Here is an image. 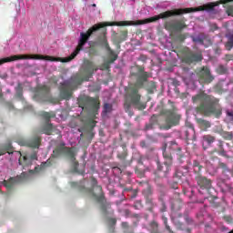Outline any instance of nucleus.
<instances>
[{"label": "nucleus", "instance_id": "1", "mask_svg": "<svg viewBox=\"0 0 233 233\" xmlns=\"http://www.w3.org/2000/svg\"><path fill=\"white\" fill-rule=\"evenodd\" d=\"M94 70H96V66H94V63L86 60L85 62V76L77 75L73 76L70 80L64 82L60 91L61 97L63 99H70L72 90H74V88H77L78 85L83 83V81H88V79H90V76H92L94 73Z\"/></svg>", "mask_w": 233, "mask_h": 233}, {"label": "nucleus", "instance_id": "2", "mask_svg": "<svg viewBox=\"0 0 233 233\" xmlns=\"http://www.w3.org/2000/svg\"><path fill=\"white\" fill-rule=\"evenodd\" d=\"M194 103H201L200 110L204 112L206 116L208 114H216L218 112V100L212 96H207L205 93H200L193 97Z\"/></svg>", "mask_w": 233, "mask_h": 233}, {"label": "nucleus", "instance_id": "3", "mask_svg": "<svg viewBox=\"0 0 233 233\" xmlns=\"http://www.w3.org/2000/svg\"><path fill=\"white\" fill-rule=\"evenodd\" d=\"M147 81V75H142L137 81L136 85H131L127 90V102L137 106V108H143V106L139 103V94H137L138 88L143 86V83Z\"/></svg>", "mask_w": 233, "mask_h": 233}, {"label": "nucleus", "instance_id": "4", "mask_svg": "<svg viewBox=\"0 0 233 233\" xmlns=\"http://www.w3.org/2000/svg\"><path fill=\"white\" fill-rule=\"evenodd\" d=\"M76 148H68L66 147H60L55 151H53V156L57 157L60 154H65L69 157L71 162L73 163L74 172H77L78 174H83V171L77 170V162L76 161Z\"/></svg>", "mask_w": 233, "mask_h": 233}, {"label": "nucleus", "instance_id": "5", "mask_svg": "<svg viewBox=\"0 0 233 233\" xmlns=\"http://www.w3.org/2000/svg\"><path fill=\"white\" fill-rule=\"evenodd\" d=\"M86 192L92 198H95L97 201H103V190L101 186H97V181H96V179L93 180V188H86Z\"/></svg>", "mask_w": 233, "mask_h": 233}, {"label": "nucleus", "instance_id": "6", "mask_svg": "<svg viewBox=\"0 0 233 233\" xmlns=\"http://www.w3.org/2000/svg\"><path fill=\"white\" fill-rule=\"evenodd\" d=\"M35 161H37V155L34 153L30 157L26 156L20 157L19 165H22L23 167H30V165H34Z\"/></svg>", "mask_w": 233, "mask_h": 233}, {"label": "nucleus", "instance_id": "7", "mask_svg": "<svg viewBox=\"0 0 233 233\" xmlns=\"http://www.w3.org/2000/svg\"><path fill=\"white\" fill-rule=\"evenodd\" d=\"M201 59H203V56H201V54L189 53L185 56L184 61L185 63L190 64V63H196L198 61H201Z\"/></svg>", "mask_w": 233, "mask_h": 233}, {"label": "nucleus", "instance_id": "8", "mask_svg": "<svg viewBox=\"0 0 233 233\" xmlns=\"http://www.w3.org/2000/svg\"><path fill=\"white\" fill-rule=\"evenodd\" d=\"M200 76L202 77V79L206 82V83H210L212 81V79H214L212 77V76H210V70H208V68L204 67L201 72H200Z\"/></svg>", "mask_w": 233, "mask_h": 233}, {"label": "nucleus", "instance_id": "9", "mask_svg": "<svg viewBox=\"0 0 233 233\" xmlns=\"http://www.w3.org/2000/svg\"><path fill=\"white\" fill-rule=\"evenodd\" d=\"M117 59V55L112 53L111 54V59L109 61L105 62L101 67L100 70H108L110 68V64L114 63Z\"/></svg>", "mask_w": 233, "mask_h": 233}, {"label": "nucleus", "instance_id": "10", "mask_svg": "<svg viewBox=\"0 0 233 233\" xmlns=\"http://www.w3.org/2000/svg\"><path fill=\"white\" fill-rule=\"evenodd\" d=\"M199 186L204 187L205 188H210L212 182L204 177H199L198 179Z\"/></svg>", "mask_w": 233, "mask_h": 233}, {"label": "nucleus", "instance_id": "11", "mask_svg": "<svg viewBox=\"0 0 233 233\" xmlns=\"http://www.w3.org/2000/svg\"><path fill=\"white\" fill-rule=\"evenodd\" d=\"M233 0H220L219 2L217 3H210L205 5V10H214L215 6H218V5H225V3H230Z\"/></svg>", "mask_w": 233, "mask_h": 233}, {"label": "nucleus", "instance_id": "12", "mask_svg": "<svg viewBox=\"0 0 233 233\" xmlns=\"http://www.w3.org/2000/svg\"><path fill=\"white\" fill-rule=\"evenodd\" d=\"M179 121V116L175 115V114H171L170 116L167 118V128H170V127H172V125H177Z\"/></svg>", "mask_w": 233, "mask_h": 233}, {"label": "nucleus", "instance_id": "13", "mask_svg": "<svg viewBox=\"0 0 233 233\" xmlns=\"http://www.w3.org/2000/svg\"><path fill=\"white\" fill-rule=\"evenodd\" d=\"M39 137H35L32 140L26 142L25 145H27L28 147H32L33 148H39Z\"/></svg>", "mask_w": 233, "mask_h": 233}, {"label": "nucleus", "instance_id": "14", "mask_svg": "<svg viewBox=\"0 0 233 233\" xmlns=\"http://www.w3.org/2000/svg\"><path fill=\"white\" fill-rule=\"evenodd\" d=\"M44 132H45V134L50 135V134H52V132H56V129L54 128L52 124H50L49 122H46L45 128H44Z\"/></svg>", "mask_w": 233, "mask_h": 233}, {"label": "nucleus", "instance_id": "15", "mask_svg": "<svg viewBox=\"0 0 233 233\" xmlns=\"http://www.w3.org/2000/svg\"><path fill=\"white\" fill-rule=\"evenodd\" d=\"M228 42L227 43L226 46L228 50H230L233 46V31L228 34Z\"/></svg>", "mask_w": 233, "mask_h": 233}, {"label": "nucleus", "instance_id": "16", "mask_svg": "<svg viewBox=\"0 0 233 233\" xmlns=\"http://www.w3.org/2000/svg\"><path fill=\"white\" fill-rule=\"evenodd\" d=\"M91 105L93 106V112L96 113L97 110H99V102H97V99L92 98Z\"/></svg>", "mask_w": 233, "mask_h": 233}, {"label": "nucleus", "instance_id": "17", "mask_svg": "<svg viewBox=\"0 0 233 233\" xmlns=\"http://www.w3.org/2000/svg\"><path fill=\"white\" fill-rule=\"evenodd\" d=\"M14 178H11L10 180L6 181H3L2 185H4V187H5V188H12V185H14Z\"/></svg>", "mask_w": 233, "mask_h": 233}, {"label": "nucleus", "instance_id": "18", "mask_svg": "<svg viewBox=\"0 0 233 233\" xmlns=\"http://www.w3.org/2000/svg\"><path fill=\"white\" fill-rule=\"evenodd\" d=\"M16 96L17 97H19L21 99V97H23V86L21 85H19L16 87Z\"/></svg>", "mask_w": 233, "mask_h": 233}, {"label": "nucleus", "instance_id": "19", "mask_svg": "<svg viewBox=\"0 0 233 233\" xmlns=\"http://www.w3.org/2000/svg\"><path fill=\"white\" fill-rule=\"evenodd\" d=\"M110 110H112V105L110 104H105L104 105V114H107V112H110Z\"/></svg>", "mask_w": 233, "mask_h": 233}, {"label": "nucleus", "instance_id": "20", "mask_svg": "<svg viewBox=\"0 0 233 233\" xmlns=\"http://www.w3.org/2000/svg\"><path fill=\"white\" fill-rule=\"evenodd\" d=\"M50 89L48 88V86H44L41 89H40V92H41V95L42 96H46V94H48V91Z\"/></svg>", "mask_w": 233, "mask_h": 233}, {"label": "nucleus", "instance_id": "21", "mask_svg": "<svg viewBox=\"0 0 233 233\" xmlns=\"http://www.w3.org/2000/svg\"><path fill=\"white\" fill-rule=\"evenodd\" d=\"M204 141H207L208 143H214V137L210 136H205Z\"/></svg>", "mask_w": 233, "mask_h": 233}, {"label": "nucleus", "instance_id": "22", "mask_svg": "<svg viewBox=\"0 0 233 233\" xmlns=\"http://www.w3.org/2000/svg\"><path fill=\"white\" fill-rule=\"evenodd\" d=\"M193 41L195 43H199L200 45H203V39H201V37L199 36L193 38Z\"/></svg>", "mask_w": 233, "mask_h": 233}, {"label": "nucleus", "instance_id": "23", "mask_svg": "<svg viewBox=\"0 0 233 233\" xmlns=\"http://www.w3.org/2000/svg\"><path fill=\"white\" fill-rule=\"evenodd\" d=\"M101 45L106 46V48H108V44L106 43V38L105 36L101 39Z\"/></svg>", "mask_w": 233, "mask_h": 233}, {"label": "nucleus", "instance_id": "24", "mask_svg": "<svg viewBox=\"0 0 233 233\" xmlns=\"http://www.w3.org/2000/svg\"><path fill=\"white\" fill-rule=\"evenodd\" d=\"M201 125H203L204 127H206V128L210 127V123L207 122L205 120H200Z\"/></svg>", "mask_w": 233, "mask_h": 233}, {"label": "nucleus", "instance_id": "25", "mask_svg": "<svg viewBox=\"0 0 233 233\" xmlns=\"http://www.w3.org/2000/svg\"><path fill=\"white\" fill-rule=\"evenodd\" d=\"M227 14H228V15H232V17H233V7L232 6H229L227 9Z\"/></svg>", "mask_w": 233, "mask_h": 233}, {"label": "nucleus", "instance_id": "26", "mask_svg": "<svg viewBox=\"0 0 233 233\" xmlns=\"http://www.w3.org/2000/svg\"><path fill=\"white\" fill-rule=\"evenodd\" d=\"M39 172V167H35V170L29 169V174H35Z\"/></svg>", "mask_w": 233, "mask_h": 233}, {"label": "nucleus", "instance_id": "27", "mask_svg": "<svg viewBox=\"0 0 233 233\" xmlns=\"http://www.w3.org/2000/svg\"><path fill=\"white\" fill-rule=\"evenodd\" d=\"M199 10H201V9L198 8V9H195V10H194V9H189V8H187V9L185 10V12H186V13H188V12H199Z\"/></svg>", "mask_w": 233, "mask_h": 233}, {"label": "nucleus", "instance_id": "28", "mask_svg": "<svg viewBox=\"0 0 233 233\" xmlns=\"http://www.w3.org/2000/svg\"><path fill=\"white\" fill-rule=\"evenodd\" d=\"M6 151L5 149H0V156H5Z\"/></svg>", "mask_w": 233, "mask_h": 233}, {"label": "nucleus", "instance_id": "29", "mask_svg": "<svg viewBox=\"0 0 233 233\" xmlns=\"http://www.w3.org/2000/svg\"><path fill=\"white\" fill-rule=\"evenodd\" d=\"M45 117H46V119H50V117H52V116H50L48 113H46V114H45Z\"/></svg>", "mask_w": 233, "mask_h": 233}, {"label": "nucleus", "instance_id": "30", "mask_svg": "<svg viewBox=\"0 0 233 233\" xmlns=\"http://www.w3.org/2000/svg\"><path fill=\"white\" fill-rule=\"evenodd\" d=\"M228 116L229 117H231V119H233V113H232V112H228Z\"/></svg>", "mask_w": 233, "mask_h": 233}, {"label": "nucleus", "instance_id": "31", "mask_svg": "<svg viewBox=\"0 0 233 233\" xmlns=\"http://www.w3.org/2000/svg\"><path fill=\"white\" fill-rule=\"evenodd\" d=\"M111 222L113 223V225H116V219H111Z\"/></svg>", "mask_w": 233, "mask_h": 233}, {"label": "nucleus", "instance_id": "32", "mask_svg": "<svg viewBox=\"0 0 233 233\" xmlns=\"http://www.w3.org/2000/svg\"><path fill=\"white\" fill-rule=\"evenodd\" d=\"M182 28H183V25H180L178 26V29H179V30H182Z\"/></svg>", "mask_w": 233, "mask_h": 233}, {"label": "nucleus", "instance_id": "33", "mask_svg": "<svg viewBox=\"0 0 233 233\" xmlns=\"http://www.w3.org/2000/svg\"><path fill=\"white\" fill-rule=\"evenodd\" d=\"M1 97H3V93L0 90V99H1Z\"/></svg>", "mask_w": 233, "mask_h": 233}, {"label": "nucleus", "instance_id": "34", "mask_svg": "<svg viewBox=\"0 0 233 233\" xmlns=\"http://www.w3.org/2000/svg\"><path fill=\"white\" fill-rule=\"evenodd\" d=\"M166 227H167V230H170V228L168 226L166 225Z\"/></svg>", "mask_w": 233, "mask_h": 233}, {"label": "nucleus", "instance_id": "35", "mask_svg": "<svg viewBox=\"0 0 233 233\" xmlns=\"http://www.w3.org/2000/svg\"><path fill=\"white\" fill-rule=\"evenodd\" d=\"M164 223H167V219L166 218L164 219Z\"/></svg>", "mask_w": 233, "mask_h": 233}, {"label": "nucleus", "instance_id": "36", "mask_svg": "<svg viewBox=\"0 0 233 233\" xmlns=\"http://www.w3.org/2000/svg\"><path fill=\"white\" fill-rule=\"evenodd\" d=\"M93 6H96V4H94Z\"/></svg>", "mask_w": 233, "mask_h": 233}]
</instances>
